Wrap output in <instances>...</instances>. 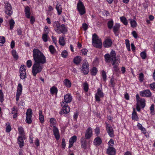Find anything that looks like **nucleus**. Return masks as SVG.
<instances>
[{"instance_id":"obj_49","label":"nucleus","mask_w":155,"mask_h":155,"mask_svg":"<svg viewBox=\"0 0 155 155\" xmlns=\"http://www.w3.org/2000/svg\"><path fill=\"white\" fill-rule=\"evenodd\" d=\"M26 66L28 68H31L32 64V61L31 60H28L26 61Z\"/></svg>"},{"instance_id":"obj_52","label":"nucleus","mask_w":155,"mask_h":155,"mask_svg":"<svg viewBox=\"0 0 155 155\" xmlns=\"http://www.w3.org/2000/svg\"><path fill=\"white\" fill-rule=\"evenodd\" d=\"M101 75L104 80L105 81L106 80L107 76L106 73L105 71L103 70L101 71Z\"/></svg>"},{"instance_id":"obj_22","label":"nucleus","mask_w":155,"mask_h":155,"mask_svg":"<svg viewBox=\"0 0 155 155\" xmlns=\"http://www.w3.org/2000/svg\"><path fill=\"white\" fill-rule=\"evenodd\" d=\"M72 97L70 94H68L64 96V101H62V102H65L67 104L68 103L70 102L72 100Z\"/></svg>"},{"instance_id":"obj_27","label":"nucleus","mask_w":155,"mask_h":155,"mask_svg":"<svg viewBox=\"0 0 155 155\" xmlns=\"http://www.w3.org/2000/svg\"><path fill=\"white\" fill-rule=\"evenodd\" d=\"M39 119L41 123H43L44 122V115L42 114V111L41 110H40L39 111Z\"/></svg>"},{"instance_id":"obj_13","label":"nucleus","mask_w":155,"mask_h":155,"mask_svg":"<svg viewBox=\"0 0 155 155\" xmlns=\"http://www.w3.org/2000/svg\"><path fill=\"white\" fill-rule=\"evenodd\" d=\"M93 135L92 128L89 127L86 129L85 134V138L86 139H89L92 137Z\"/></svg>"},{"instance_id":"obj_7","label":"nucleus","mask_w":155,"mask_h":155,"mask_svg":"<svg viewBox=\"0 0 155 155\" xmlns=\"http://www.w3.org/2000/svg\"><path fill=\"white\" fill-rule=\"evenodd\" d=\"M61 104L62 107V110L63 111V113H60V114H68L69 113L70 111V108L68 105V104H66V103L65 102H61Z\"/></svg>"},{"instance_id":"obj_8","label":"nucleus","mask_w":155,"mask_h":155,"mask_svg":"<svg viewBox=\"0 0 155 155\" xmlns=\"http://www.w3.org/2000/svg\"><path fill=\"white\" fill-rule=\"evenodd\" d=\"M104 97V94L100 88H98L97 93L95 94V98L96 101L100 102V98Z\"/></svg>"},{"instance_id":"obj_53","label":"nucleus","mask_w":155,"mask_h":155,"mask_svg":"<svg viewBox=\"0 0 155 155\" xmlns=\"http://www.w3.org/2000/svg\"><path fill=\"white\" fill-rule=\"evenodd\" d=\"M48 31L47 34H43L42 35V38L43 40L45 42H46L48 41Z\"/></svg>"},{"instance_id":"obj_18","label":"nucleus","mask_w":155,"mask_h":155,"mask_svg":"<svg viewBox=\"0 0 155 155\" xmlns=\"http://www.w3.org/2000/svg\"><path fill=\"white\" fill-rule=\"evenodd\" d=\"M107 153L109 155H115V149L112 147H109L107 150Z\"/></svg>"},{"instance_id":"obj_46","label":"nucleus","mask_w":155,"mask_h":155,"mask_svg":"<svg viewBox=\"0 0 155 155\" xmlns=\"http://www.w3.org/2000/svg\"><path fill=\"white\" fill-rule=\"evenodd\" d=\"M150 114L152 115H154L155 114L154 105L153 104H152L150 106Z\"/></svg>"},{"instance_id":"obj_3","label":"nucleus","mask_w":155,"mask_h":155,"mask_svg":"<svg viewBox=\"0 0 155 155\" xmlns=\"http://www.w3.org/2000/svg\"><path fill=\"white\" fill-rule=\"evenodd\" d=\"M92 43L94 47L97 48H101L102 47L101 39L96 34L92 35Z\"/></svg>"},{"instance_id":"obj_35","label":"nucleus","mask_w":155,"mask_h":155,"mask_svg":"<svg viewBox=\"0 0 155 155\" xmlns=\"http://www.w3.org/2000/svg\"><path fill=\"white\" fill-rule=\"evenodd\" d=\"M60 25V24L58 21H55L53 23V26L56 31H57V29H58Z\"/></svg>"},{"instance_id":"obj_25","label":"nucleus","mask_w":155,"mask_h":155,"mask_svg":"<svg viewBox=\"0 0 155 155\" xmlns=\"http://www.w3.org/2000/svg\"><path fill=\"white\" fill-rule=\"evenodd\" d=\"M50 125L51 127H53V128L56 127V125L57 122L56 119L54 118H50L49 120Z\"/></svg>"},{"instance_id":"obj_48","label":"nucleus","mask_w":155,"mask_h":155,"mask_svg":"<svg viewBox=\"0 0 155 155\" xmlns=\"http://www.w3.org/2000/svg\"><path fill=\"white\" fill-rule=\"evenodd\" d=\"M4 94L2 90H0V102L2 103L4 101Z\"/></svg>"},{"instance_id":"obj_15","label":"nucleus","mask_w":155,"mask_h":155,"mask_svg":"<svg viewBox=\"0 0 155 155\" xmlns=\"http://www.w3.org/2000/svg\"><path fill=\"white\" fill-rule=\"evenodd\" d=\"M86 139L82 137L81 139V147L84 150L90 148V146L89 144H87L86 140Z\"/></svg>"},{"instance_id":"obj_20","label":"nucleus","mask_w":155,"mask_h":155,"mask_svg":"<svg viewBox=\"0 0 155 155\" xmlns=\"http://www.w3.org/2000/svg\"><path fill=\"white\" fill-rule=\"evenodd\" d=\"M30 11V8L28 6H26L25 7L24 12L25 16L28 18H29L30 17L31 12Z\"/></svg>"},{"instance_id":"obj_56","label":"nucleus","mask_w":155,"mask_h":155,"mask_svg":"<svg viewBox=\"0 0 155 155\" xmlns=\"http://www.w3.org/2000/svg\"><path fill=\"white\" fill-rule=\"evenodd\" d=\"M95 134L97 136H98L100 133V129L99 127H97L94 129Z\"/></svg>"},{"instance_id":"obj_62","label":"nucleus","mask_w":155,"mask_h":155,"mask_svg":"<svg viewBox=\"0 0 155 155\" xmlns=\"http://www.w3.org/2000/svg\"><path fill=\"white\" fill-rule=\"evenodd\" d=\"M132 34L134 38L136 39L137 38L138 36V35L136 31H133L132 32Z\"/></svg>"},{"instance_id":"obj_23","label":"nucleus","mask_w":155,"mask_h":155,"mask_svg":"<svg viewBox=\"0 0 155 155\" xmlns=\"http://www.w3.org/2000/svg\"><path fill=\"white\" fill-rule=\"evenodd\" d=\"M18 143L20 148L22 147L24 145V142L23 140V137L21 136H19L18 137Z\"/></svg>"},{"instance_id":"obj_47","label":"nucleus","mask_w":155,"mask_h":155,"mask_svg":"<svg viewBox=\"0 0 155 155\" xmlns=\"http://www.w3.org/2000/svg\"><path fill=\"white\" fill-rule=\"evenodd\" d=\"M83 87L84 91L85 92L88 91V84L87 82H85L83 84Z\"/></svg>"},{"instance_id":"obj_42","label":"nucleus","mask_w":155,"mask_h":155,"mask_svg":"<svg viewBox=\"0 0 155 155\" xmlns=\"http://www.w3.org/2000/svg\"><path fill=\"white\" fill-rule=\"evenodd\" d=\"M114 24V21L112 20L109 21L107 22V27L109 29H111L112 28Z\"/></svg>"},{"instance_id":"obj_12","label":"nucleus","mask_w":155,"mask_h":155,"mask_svg":"<svg viewBox=\"0 0 155 155\" xmlns=\"http://www.w3.org/2000/svg\"><path fill=\"white\" fill-rule=\"evenodd\" d=\"M89 69L88 63L87 61H85L83 64L81 71L84 74H87L89 72Z\"/></svg>"},{"instance_id":"obj_32","label":"nucleus","mask_w":155,"mask_h":155,"mask_svg":"<svg viewBox=\"0 0 155 155\" xmlns=\"http://www.w3.org/2000/svg\"><path fill=\"white\" fill-rule=\"evenodd\" d=\"M130 23L131 27L133 28L136 27L137 25V23L136 21L132 19H130Z\"/></svg>"},{"instance_id":"obj_54","label":"nucleus","mask_w":155,"mask_h":155,"mask_svg":"<svg viewBox=\"0 0 155 155\" xmlns=\"http://www.w3.org/2000/svg\"><path fill=\"white\" fill-rule=\"evenodd\" d=\"M139 79L140 81L142 82L144 80V75L143 73H141L139 74Z\"/></svg>"},{"instance_id":"obj_19","label":"nucleus","mask_w":155,"mask_h":155,"mask_svg":"<svg viewBox=\"0 0 155 155\" xmlns=\"http://www.w3.org/2000/svg\"><path fill=\"white\" fill-rule=\"evenodd\" d=\"M54 134L57 140H58L60 138V136L59 132L58 129L57 127L54 128L53 129Z\"/></svg>"},{"instance_id":"obj_59","label":"nucleus","mask_w":155,"mask_h":155,"mask_svg":"<svg viewBox=\"0 0 155 155\" xmlns=\"http://www.w3.org/2000/svg\"><path fill=\"white\" fill-rule=\"evenodd\" d=\"M81 52L82 54L86 55L87 54V50L85 49H82L81 50Z\"/></svg>"},{"instance_id":"obj_51","label":"nucleus","mask_w":155,"mask_h":155,"mask_svg":"<svg viewBox=\"0 0 155 155\" xmlns=\"http://www.w3.org/2000/svg\"><path fill=\"white\" fill-rule=\"evenodd\" d=\"M68 55V52L66 50L63 51L61 54V56L63 58H66L67 57Z\"/></svg>"},{"instance_id":"obj_2","label":"nucleus","mask_w":155,"mask_h":155,"mask_svg":"<svg viewBox=\"0 0 155 155\" xmlns=\"http://www.w3.org/2000/svg\"><path fill=\"white\" fill-rule=\"evenodd\" d=\"M105 61L107 63H110L112 61V65L116 71H117L119 70L118 68L119 64L116 61V54L115 51L112 50L110 54H106L104 56Z\"/></svg>"},{"instance_id":"obj_63","label":"nucleus","mask_w":155,"mask_h":155,"mask_svg":"<svg viewBox=\"0 0 155 155\" xmlns=\"http://www.w3.org/2000/svg\"><path fill=\"white\" fill-rule=\"evenodd\" d=\"M12 114H13L16 113H17V110H16L15 107H13L11 109Z\"/></svg>"},{"instance_id":"obj_38","label":"nucleus","mask_w":155,"mask_h":155,"mask_svg":"<svg viewBox=\"0 0 155 155\" xmlns=\"http://www.w3.org/2000/svg\"><path fill=\"white\" fill-rule=\"evenodd\" d=\"M26 66L25 65L23 64L21 65L19 69L20 73H26Z\"/></svg>"},{"instance_id":"obj_43","label":"nucleus","mask_w":155,"mask_h":155,"mask_svg":"<svg viewBox=\"0 0 155 155\" xmlns=\"http://www.w3.org/2000/svg\"><path fill=\"white\" fill-rule=\"evenodd\" d=\"M5 42V37L3 36H0V46H2Z\"/></svg>"},{"instance_id":"obj_14","label":"nucleus","mask_w":155,"mask_h":155,"mask_svg":"<svg viewBox=\"0 0 155 155\" xmlns=\"http://www.w3.org/2000/svg\"><path fill=\"white\" fill-rule=\"evenodd\" d=\"M113 43L112 39L109 38L105 39L103 42V45L104 47L108 48L111 46Z\"/></svg>"},{"instance_id":"obj_55","label":"nucleus","mask_w":155,"mask_h":155,"mask_svg":"<svg viewBox=\"0 0 155 155\" xmlns=\"http://www.w3.org/2000/svg\"><path fill=\"white\" fill-rule=\"evenodd\" d=\"M20 77L21 79H25L26 78V73H20Z\"/></svg>"},{"instance_id":"obj_33","label":"nucleus","mask_w":155,"mask_h":155,"mask_svg":"<svg viewBox=\"0 0 155 155\" xmlns=\"http://www.w3.org/2000/svg\"><path fill=\"white\" fill-rule=\"evenodd\" d=\"M51 94H57L58 89L54 86L52 87L50 89Z\"/></svg>"},{"instance_id":"obj_60","label":"nucleus","mask_w":155,"mask_h":155,"mask_svg":"<svg viewBox=\"0 0 155 155\" xmlns=\"http://www.w3.org/2000/svg\"><path fill=\"white\" fill-rule=\"evenodd\" d=\"M82 28L84 31H86L88 28V25L85 23H83L82 25Z\"/></svg>"},{"instance_id":"obj_6","label":"nucleus","mask_w":155,"mask_h":155,"mask_svg":"<svg viewBox=\"0 0 155 155\" xmlns=\"http://www.w3.org/2000/svg\"><path fill=\"white\" fill-rule=\"evenodd\" d=\"M5 12L8 16L11 15L13 13L12 7L11 4L8 2L6 3L5 5Z\"/></svg>"},{"instance_id":"obj_41","label":"nucleus","mask_w":155,"mask_h":155,"mask_svg":"<svg viewBox=\"0 0 155 155\" xmlns=\"http://www.w3.org/2000/svg\"><path fill=\"white\" fill-rule=\"evenodd\" d=\"M59 43L60 45L61 46H64L65 44L64 38L63 37H61L59 38Z\"/></svg>"},{"instance_id":"obj_31","label":"nucleus","mask_w":155,"mask_h":155,"mask_svg":"<svg viewBox=\"0 0 155 155\" xmlns=\"http://www.w3.org/2000/svg\"><path fill=\"white\" fill-rule=\"evenodd\" d=\"M81 57L79 56H77L74 58L73 61L74 64H78L81 62Z\"/></svg>"},{"instance_id":"obj_40","label":"nucleus","mask_w":155,"mask_h":155,"mask_svg":"<svg viewBox=\"0 0 155 155\" xmlns=\"http://www.w3.org/2000/svg\"><path fill=\"white\" fill-rule=\"evenodd\" d=\"M18 131L20 135L21 136H23L25 135V132L23 128L22 127H19L18 129Z\"/></svg>"},{"instance_id":"obj_50","label":"nucleus","mask_w":155,"mask_h":155,"mask_svg":"<svg viewBox=\"0 0 155 155\" xmlns=\"http://www.w3.org/2000/svg\"><path fill=\"white\" fill-rule=\"evenodd\" d=\"M140 56L142 59H145L147 57V54L146 52L145 51L142 52L140 54Z\"/></svg>"},{"instance_id":"obj_17","label":"nucleus","mask_w":155,"mask_h":155,"mask_svg":"<svg viewBox=\"0 0 155 155\" xmlns=\"http://www.w3.org/2000/svg\"><path fill=\"white\" fill-rule=\"evenodd\" d=\"M67 31V28L64 25L62 24L60 26L58 29H57L56 31L57 33L60 34L66 32Z\"/></svg>"},{"instance_id":"obj_30","label":"nucleus","mask_w":155,"mask_h":155,"mask_svg":"<svg viewBox=\"0 0 155 155\" xmlns=\"http://www.w3.org/2000/svg\"><path fill=\"white\" fill-rule=\"evenodd\" d=\"M56 9L57 11V13L58 15H60L62 12V8L61 5L57 4L56 7Z\"/></svg>"},{"instance_id":"obj_58","label":"nucleus","mask_w":155,"mask_h":155,"mask_svg":"<svg viewBox=\"0 0 155 155\" xmlns=\"http://www.w3.org/2000/svg\"><path fill=\"white\" fill-rule=\"evenodd\" d=\"M150 87L152 90L155 91V83L153 82L150 84Z\"/></svg>"},{"instance_id":"obj_36","label":"nucleus","mask_w":155,"mask_h":155,"mask_svg":"<svg viewBox=\"0 0 155 155\" xmlns=\"http://www.w3.org/2000/svg\"><path fill=\"white\" fill-rule=\"evenodd\" d=\"M48 49L49 51L52 54H53L56 52V50L54 47L52 45H50Z\"/></svg>"},{"instance_id":"obj_24","label":"nucleus","mask_w":155,"mask_h":155,"mask_svg":"<svg viewBox=\"0 0 155 155\" xmlns=\"http://www.w3.org/2000/svg\"><path fill=\"white\" fill-rule=\"evenodd\" d=\"M132 119L133 120L135 121H138L139 120V117L134 108L133 109V110L132 114Z\"/></svg>"},{"instance_id":"obj_21","label":"nucleus","mask_w":155,"mask_h":155,"mask_svg":"<svg viewBox=\"0 0 155 155\" xmlns=\"http://www.w3.org/2000/svg\"><path fill=\"white\" fill-rule=\"evenodd\" d=\"M77 139V137L76 136H73L70 138L69 139V148H71L73 145L74 143L75 142Z\"/></svg>"},{"instance_id":"obj_10","label":"nucleus","mask_w":155,"mask_h":155,"mask_svg":"<svg viewBox=\"0 0 155 155\" xmlns=\"http://www.w3.org/2000/svg\"><path fill=\"white\" fill-rule=\"evenodd\" d=\"M136 99L137 102V104L141 106L142 108H144L145 106V100L143 98H140L138 94H136Z\"/></svg>"},{"instance_id":"obj_57","label":"nucleus","mask_w":155,"mask_h":155,"mask_svg":"<svg viewBox=\"0 0 155 155\" xmlns=\"http://www.w3.org/2000/svg\"><path fill=\"white\" fill-rule=\"evenodd\" d=\"M114 144L113 140L112 139H110L108 143L109 147H112Z\"/></svg>"},{"instance_id":"obj_37","label":"nucleus","mask_w":155,"mask_h":155,"mask_svg":"<svg viewBox=\"0 0 155 155\" xmlns=\"http://www.w3.org/2000/svg\"><path fill=\"white\" fill-rule=\"evenodd\" d=\"M12 55L14 58L17 60L18 58V55L16 51L15 50H12Z\"/></svg>"},{"instance_id":"obj_45","label":"nucleus","mask_w":155,"mask_h":155,"mask_svg":"<svg viewBox=\"0 0 155 155\" xmlns=\"http://www.w3.org/2000/svg\"><path fill=\"white\" fill-rule=\"evenodd\" d=\"M6 132L7 133H9L11 130V125L8 122L6 124Z\"/></svg>"},{"instance_id":"obj_26","label":"nucleus","mask_w":155,"mask_h":155,"mask_svg":"<svg viewBox=\"0 0 155 155\" xmlns=\"http://www.w3.org/2000/svg\"><path fill=\"white\" fill-rule=\"evenodd\" d=\"M102 142L101 139L99 137H96L94 140V143L96 146H99Z\"/></svg>"},{"instance_id":"obj_39","label":"nucleus","mask_w":155,"mask_h":155,"mask_svg":"<svg viewBox=\"0 0 155 155\" xmlns=\"http://www.w3.org/2000/svg\"><path fill=\"white\" fill-rule=\"evenodd\" d=\"M97 72V68L95 67H93L91 70V73L92 75H95Z\"/></svg>"},{"instance_id":"obj_61","label":"nucleus","mask_w":155,"mask_h":155,"mask_svg":"<svg viewBox=\"0 0 155 155\" xmlns=\"http://www.w3.org/2000/svg\"><path fill=\"white\" fill-rule=\"evenodd\" d=\"M30 22L31 24H33L34 23L35 21V18L33 16H30Z\"/></svg>"},{"instance_id":"obj_11","label":"nucleus","mask_w":155,"mask_h":155,"mask_svg":"<svg viewBox=\"0 0 155 155\" xmlns=\"http://www.w3.org/2000/svg\"><path fill=\"white\" fill-rule=\"evenodd\" d=\"M22 91V86L20 83H19L17 86V90L16 96V100L18 102L19 99Z\"/></svg>"},{"instance_id":"obj_1","label":"nucleus","mask_w":155,"mask_h":155,"mask_svg":"<svg viewBox=\"0 0 155 155\" xmlns=\"http://www.w3.org/2000/svg\"><path fill=\"white\" fill-rule=\"evenodd\" d=\"M32 52L34 63L32 68V73L35 77L42 71L43 68V64L46 63V59L44 54L38 49H34Z\"/></svg>"},{"instance_id":"obj_5","label":"nucleus","mask_w":155,"mask_h":155,"mask_svg":"<svg viewBox=\"0 0 155 155\" xmlns=\"http://www.w3.org/2000/svg\"><path fill=\"white\" fill-rule=\"evenodd\" d=\"M33 112L32 110L30 108L27 109L26 113V117L25 122L26 123L30 124L32 122L31 117H32Z\"/></svg>"},{"instance_id":"obj_4","label":"nucleus","mask_w":155,"mask_h":155,"mask_svg":"<svg viewBox=\"0 0 155 155\" xmlns=\"http://www.w3.org/2000/svg\"><path fill=\"white\" fill-rule=\"evenodd\" d=\"M77 9L81 15L86 13V9L83 3L80 0H79L77 5Z\"/></svg>"},{"instance_id":"obj_28","label":"nucleus","mask_w":155,"mask_h":155,"mask_svg":"<svg viewBox=\"0 0 155 155\" xmlns=\"http://www.w3.org/2000/svg\"><path fill=\"white\" fill-rule=\"evenodd\" d=\"M64 85L68 88H70L71 85V83L68 79H65L63 81Z\"/></svg>"},{"instance_id":"obj_34","label":"nucleus","mask_w":155,"mask_h":155,"mask_svg":"<svg viewBox=\"0 0 155 155\" xmlns=\"http://www.w3.org/2000/svg\"><path fill=\"white\" fill-rule=\"evenodd\" d=\"M121 21L125 25H127L128 22L126 17L124 16H121L120 18Z\"/></svg>"},{"instance_id":"obj_16","label":"nucleus","mask_w":155,"mask_h":155,"mask_svg":"<svg viewBox=\"0 0 155 155\" xmlns=\"http://www.w3.org/2000/svg\"><path fill=\"white\" fill-rule=\"evenodd\" d=\"M140 94L142 97H149L151 96V93L148 89L145 90L140 92Z\"/></svg>"},{"instance_id":"obj_29","label":"nucleus","mask_w":155,"mask_h":155,"mask_svg":"<svg viewBox=\"0 0 155 155\" xmlns=\"http://www.w3.org/2000/svg\"><path fill=\"white\" fill-rule=\"evenodd\" d=\"M120 25L119 24L116 23L113 27V31L116 35H117L118 31Z\"/></svg>"},{"instance_id":"obj_9","label":"nucleus","mask_w":155,"mask_h":155,"mask_svg":"<svg viewBox=\"0 0 155 155\" xmlns=\"http://www.w3.org/2000/svg\"><path fill=\"white\" fill-rule=\"evenodd\" d=\"M106 130L107 131L110 137H113L114 136V130L111 126L108 123L106 122Z\"/></svg>"},{"instance_id":"obj_44","label":"nucleus","mask_w":155,"mask_h":155,"mask_svg":"<svg viewBox=\"0 0 155 155\" xmlns=\"http://www.w3.org/2000/svg\"><path fill=\"white\" fill-rule=\"evenodd\" d=\"M15 22L13 19L10 20L9 21V24L10 26V29L12 30L13 29L15 25Z\"/></svg>"},{"instance_id":"obj_64","label":"nucleus","mask_w":155,"mask_h":155,"mask_svg":"<svg viewBox=\"0 0 155 155\" xmlns=\"http://www.w3.org/2000/svg\"><path fill=\"white\" fill-rule=\"evenodd\" d=\"M61 146H62V147L63 148H64L65 147V146H66L65 141V139L64 138H63L62 139Z\"/></svg>"}]
</instances>
